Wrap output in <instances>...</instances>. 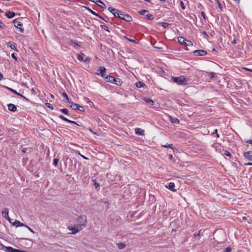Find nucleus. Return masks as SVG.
<instances>
[{
    "instance_id": "nucleus-13",
    "label": "nucleus",
    "mask_w": 252,
    "mask_h": 252,
    "mask_svg": "<svg viewBox=\"0 0 252 252\" xmlns=\"http://www.w3.org/2000/svg\"><path fill=\"white\" fill-rule=\"evenodd\" d=\"M99 72L96 73V74L97 75L100 76L102 77H104L105 75L104 74V73L106 71V68L104 67H99Z\"/></svg>"
},
{
    "instance_id": "nucleus-25",
    "label": "nucleus",
    "mask_w": 252,
    "mask_h": 252,
    "mask_svg": "<svg viewBox=\"0 0 252 252\" xmlns=\"http://www.w3.org/2000/svg\"><path fill=\"white\" fill-rule=\"evenodd\" d=\"M178 41L179 43L185 45L186 39L182 36H179L178 38Z\"/></svg>"
},
{
    "instance_id": "nucleus-52",
    "label": "nucleus",
    "mask_w": 252,
    "mask_h": 252,
    "mask_svg": "<svg viewBox=\"0 0 252 252\" xmlns=\"http://www.w3.org/2000/svg\"><path fill=\"white\" fill-rule=\"evenodd\" d=\"M7 89H9V90H10L11 92H12L13 93H14L15 94H16V90H13L12 89H10L9 88H8V87H6Z\"/></svg>"
},
{
    "instance_id": "nucleus-37",
    "label": "nucleus",
    "mask_w": 252,
    "mask_h": 252,
    "mask_svg": "<svg viewBox=\"0 0 252 252\" xmlns=\"http://www.w3.org/2000/svg\"><path fill=\"white\" fill-rule=\"evenodd\" d=\"M160 24L161 26L164 28H167L169 25L168 23L165 22H162Z\"/></svg>"
},
{
    "instance_id": "nucleus-43",
    "label": "nucleus",
    "mask_w": 252,
    "mask_h": 252,
    "mask_svg": "<svg viewBox=\"0 0 252 252\" xmlns=\"http://www.w3.org/2000/svg\"><path fill=\"white\" fill-rule=\"evenodd\" d=\"M62 95L63 97H64L66 100H68L69 98H68V95H67V94L65 93V92H63L62 93Z\"/></svg>"
},
{
    "instance_id": "nucleus-5",
    "label": "nucleus",
    "mask_w": 252,
    "mask_h": 252,
    "mask_svg": "<svg viewBox=\"0 0 252 252\" xmlns=\"http://www.w3.org/2000/svg\"><path fill=\"white\" fill-rule=\"evenodd\" d=\"M120 17H119V18L121 19H122V20H124L126 21H127V22H130L132 21V17L127 14H126L125 13L123 12H121V13H120Z\"/></svg>"
},
{
    "instance_id": "nucleus-31",
    "label": "nucleus",
    "mask_w": 252,
    "mask_h": 252,
    "mask_svg": "<svg viewBox=\"0 0 252 252\" xmlns=\"http://www.w3.org/2000/svg\"><path fill=\"white\" fill-rule=\"evenodd\" d=\"M185 45L186 46H192L193 44L190 41L186 40Z\"/></svg>"
},
{
    "instance_id": "nucleus-19",
    "label": "nucleus",
    "mask_w": 252,
    "mask_h": 252,
    "mask_svg": "<svg viewBox=\"0 0 252 252\" xmlns=\"http://www.w3.org/2000/svg\"><path fill=\"white\" fill-rule=\"evenodd\" d=\"M5 16L8 18H11L15 16V13L14 12L9 11L5 13Z\"/></svg>"
},
{
    "instance_id": "nucleus-6",
    "label": "nucleus",
    "mask_w": 252,
    "mask_h": 252,
    "mask_svg": "<svg viewBox=\"0 0 252 252\" xmlns=\"http://www.w3.org/2000/svg\"><path fill=\"white\" fill-rule=\"evenodd\" d=\"M2 215L4 218L8 220L13 225H16V220H15L14 222H11V220L8 216V210L7 208H5L3 210Z\"/></svg>"
},
{
    "instance_id": "nucleus-18",
    "label": "nucleus",
    "mask_w": 252,
    "mask_h": 252,
    "mask_svg": "<svg viewBox=\"0 0 252 252\" xmlns=\"http://www.w3.org/2000/svg\"><path fill=\"white\" fill-rule=\"evenodd\" d=\"M69 44L70 45H72L74 48L77 49L79 47H80L79 44L76 42L75 41L71 40L70 41Z\"/></svg>"
},
{
    "instance_id": "nucleus-7",
    "label": "nucleus",
    "mask_w": 252,
    "mask_h": 252,
    "mask_svg": "<svg viewBox=\"0 0 252 252\" xmlns=\"http://www.w3.org/2000/svg\"><path fill=\"white\" fill-rule=\"evenodd\" d=\"M193 54L195 56H204L207 54V52L204 50H197L193 51Z\"/></svg>"
},
{
    "instance_id": "nucleus-23",
    "label": "nucleus",
    "mask_w": 252,
    "mask_h": 252,
    "mask_svg": "<svg viewBox=\"0 0 252 252\" xmlns=\"http://www.w3.org/2000/svg\"><path fill=\"white\" fill-rule=\"evenodd\" d=\"M113 84H114L117 86H121L122 84V80L119 78H115L114 82L112 83Z\"/></svg>"
},
{
    "instance_id": "nucleus-36",
    "label": "nucleus",
    "mask_w": 252,
    "mask_h": 252,
    "mask_svg": "<svg viewBox=\"0 0 252 252\" xmlns=\"http://www.w3.org/2000/svg\"><path fill=\"white\" fill-rule=\"evenodd\" d=\"M126 39L127 40H128L130 42H133V43H137L138 42V41H136L135 39H130V38H129L126 37Z\"/></svg>"
},
{
    "instance_id": "nucleus-42",
    "label": "nucleus",
    "mask_w": 252,
    "mask_h": 252,
    "mask_svg": "<svg viewBox=\"0 0 252 252\" xmlns=\"http://www.w3.org/2000/svg\"><path fill=\"white\" fill-rule=\"evenodd\" d=\"M22 152L23 153H26L30 152V150L29 149L24 148L22 149Z\"/></svg>"
},
{
    "instance_id": "nucleus-16",
    "label": "nucleus",
    "mask_w": 252,
    "mask_h": 252,
    "mask_svg": "<svg viewBox=\"0 0 252 252\" xmlns=\"http://www.w3.org/2000/svg\"><path fill=\"white\" fill-rule=\"evenodd\" d=\"M87 9L89 10V11H90V12L91 13H92V14L99 17L100 19H101L103 20H104L105 22H107V20H106L105 19H104L102 16H101L100 15H99L98 13H96L93 10H92V9H91L90 8H88Z\"/></svg>"
},
{
    "instance_id": "nucleus-38",
    "label": "nucleus",
    "mask_w": 252,
    "mask_h": 252,
    "mask_svg": "<svg viewBox=\"0 0 252 252\" xmlns=\"http://www.w3.org/2000/svg\"><path fill=\"white\" fill-rule=\"evenodd\" d=\"M148 12V11H147V10H141V11H139L138 12V13H139L140 15H144V14H145L146 12Z\"/></svg>"
},
{
    "instance_id": "nucleus-15",
    "label": "nucleus",
    "mask_w": 252,
    "mask_h": 252,
    "mask_svg": "<svg viewBox=\"0 0 252 252\" xmlns=\"http://www.w3.org/2000/svg\"><path fill=\"white\" fill-rule=\"evenodd\" d=\"M135 132L138 135L143 136L144 135V130L140 128H136L135 129Z\"/></svg>"
},
{
    "instance_id": "nucleus-24",
    "label": "nucleus",
    "mask_w": 252,
    "mask_h": 252,
    "mask_svg": "<svg viewBox=\"0 0 252 252\" xmlns=\"http://www.w3.org/2000/svg\"><path fill=\"white\" fill-rule=\"evenodd\" d=\"M7 45L10 48H11L14 50H16V45H15V43H14L13 42H11V41L8 42L7 43Z\"/></svg>"
},
{
    "instance_id": "nucleus-54",
    "label": "nucleus",
    "mask_w": 252,
    "mask_h": 252,
    "mask_svg": "<svg viewBox=\"0 0 252 252\" xmlns=\"http://www.w3.org/2000/svg\"><path fill=\"white\" fill-rule=\"evenodd\" d=\"M246 142L247 143H249L250 144H252V140H248L246 141Z\"/></svg>"
},
{
    "instance_id": "nucleus-21",
    "label": "nucleus",
    "mask_w": 252,
    "mask_h": 252,
    "mask_svg": "<svg viewBox=\"0 0 252 252\" xmlns=\"http://www.w3.org/2000/svg\"><path fill=\"white\" fill-rule=\"evenodd\" d=\"M4 250L6 252H16V249L10 247H4Z\"/></svg>"
},
{
    "instance_id": "nucleus-45",
    "label": "nucleus",
    "mask_w": 252,
    "mask_h": 252,
    "mask_svg": "<svg viewBox=\"0 0 252 252\" xmlns=\"http://www.w3.org/2000/svg\"><path fill=\"white\" fill-rule=\"evenodd\" d=\"M202 34L204 35L205 38H207L208 37V34L206 32L203 31L202 32Z\"/></svg>"
},
{
    "instance_id": "nucleus-29",
    "label": "nucleus",
    "mask_w": 252,
    "mask_h": 252,
    "mask_svg": "<svg viewBox=\"0 0 252 252\" xmlns=\"http://www.w3.org/2000/svg\"><path fill=\"white\" fill-rule=\"evenodd\" d=\"M117 245L119 249H124L126 247V245L123 243H118Z\"/></svg>"
},
{
    "instance_id": "nucleus-53",
    "label": "nucleus",
    "mask_w": 252,
    "mask_h": 252,
    "mask_svg": "<svg viewBox=\"0 0 252 252\" xmlns=\"http://www.w3.org/2000/svg\"><path fill=\"white\" fill-rule=\"evenodd\" d=\"M245 165L246 166H252V162H248L245 163Z\"/></svg>"
},
{
    "instance_id": "nucleus-10",
    "label": "nucleus",
    "mask_w": 252,
    "mask_h": 252,
    "mask_svg": "<svg viewBox=\"0 0 252 252\" xmlns=\"http://www.w3.org/2000/svg\"><path fill=\"white\" fill-rule=\"evenodd\" d=\"M84 56H85V55L83 53L79 54L77 56V59L81 62H83L85 63L90 61V59L89 57H86V59L84 60Z\"/></svg>"
},
{
    "instance_id": "nucleus-30",
    "label": "nucleus",
    "mask_w": 252,
    "mask_h": 252,
    "mask_svg": "<svg viewBox=\"0 0 252 252\" xmlns=\"http://www.w3.org/2000/svg\"><path fill=\"white\" fill-rule=\"evenodd\" d=\"M145 101L147 103H148L150 104L151 105H153L155 104V102L154 101V100H153L152 99H151L150 98H146L145 99Z\"/></svg>"
},
{
    "instance_id": "nucleus-27",
    "label": "nucleus",
    "mask_w": 252,
    "mask_h": 252,
    "mask_svg": "<svg viewBox=\"0 0 252 252\" xmlns=\"http://www.w3.org/2000/svg\"><path fill=\"white\" fill-rule=\"evenodd\" d=\"M135 85L137 88H143L144 87L146 86L145 84L141 81L136 82Z\"/></svg>"
},
{
    "instance_id": "nucleus-62",
    "label": "nucleus",
    "mask_w": 252,
    "mask_h": 252,
    "mask_svg": "<svg viewBox=\"0 0 252 252\" xmlns=\"http://www.w3.org/2000/svg\"><path fill=\"white\" fill-rule=\"evenodd\" d=\"M13 23H14V26L16 27V25H15V23H16V19L14 20L13 21Z\"/></svg>"
},
{
    "instance_id": "nucleus-58",
    "label": "nucleus",
    "mask_w": 252,
    "mask_h": 252,
    "mask_svg": "<svg viewBox=\"0 0 252 252\" xmlns=\"http://www.w3.org/2000/svg\"><path fill=\"white\" fill-rule=\"evenodd\" d=\"M218 146H219V145H218L217 144H214V145H213V147L214 148H217V147H218Z\"/></svg>"
},
{
    "instance_id": "nucleus-59",
    "label": "nucleus",
    "mask_w": 252,
    "mask_h": 252,
    "mask_svg": "<svg viewBox=\"0 0 252 252\" xmlns=\"http://www.w3.org/2000/svg\"><path fill=\"white\" fill-rule=\"evenodd\" d=\"M232 44H236L237 43L236 40V39L233 40V41L232 42Z\"/></svg>"
},
{
    "instance_id": "nucleus-47",
    "label": "nucleus",
    "mask_w": 252,
    "mask_h": 252,
    "mask_svg": "<svg viewBox=\"0 0 252 252\" xmlns=\"http://www.w3.org/2000/svg\"><path fill=\"white\" fill-rule=\"evenodd\" d=\"M201 15L202 16V17H203L204 19V20H206L207 17L206 16V15H205V13L204 12H201Z\"/></svg>"
},
{
    "instance_id": "nucleus-57",
    "label": "nucleus",
    "mask_w": 252,
    "mask_h": 252,
    "mask_svg": "<svg viewBox=\"0 0 252 252\" xmlns=\"http://www.w3.org/2000/svg\"><path fill=\"white\" fill-rule=\"evenodd\" d=\"M245 69L247 70V71H250V72H252V69H249V68H245Z\"/></svg>"
},
{
    "instance_id": "nucleus-55",
    "label": "nucleus",
    "mask_w": 252,
    "mask_h": 252,
    "mask_svg": "<svg viewBox=\"0 0 252 252\" xmlns=\"http://www.w3.org/2000/svg\"><path fill=\"white\" fill-rule=\"evenodd\" d=\"M94 185L95 187L96 188H97L98 187H99V184L98 183H97V182H95L94 184Z\"/></svg>"
},
{
    "instance_id": "nucleus-4",
    "label": "nucleus",
    "mask_w": 252,
    "mask_h": 252,
    "mask_svg": "<svg viewBox=\"0 0 252 252\" xmlns=\"http://www.w3.org/2000/svg\"><path fill=\"white\" fill-rule=\"evenodd\" d=\"M22 20L23 21L21 22L17 20V29H18L21 32L23 33L24 31V21H27V18H24Z\"/></svg>"
},
{
    "instance_id": "nucleus-64",
    "label": "nucleus",
    "mask_w": 252,
    "mask_h": 252,
    "mask_svg": "<svg viewBox=\"0 0 252 252\" xmlns=\"http://www.w3.org/2000/svg\"><path fill=\"white\" fill-rule=\"evenodd\" d=\"M17 252H25L23 251H21V250H17Z\"/></svg>"
},
{
    "instance_id": "nucleus-2",
    "label": "nucleus",
    "mask_w": 252,
    "mask_h": 252,
    "mask_svg": "<svg viewBox=\"0 0 252 252\" xmlns=\"http://www.w3.org/2000/svg\"><path fill=\"white\" fill-rule=\"evenodd\" d=\"M171 79L174 82L179 85H186L188 84V80L183 76H181L179 77H172Z\"/></svg>"
},
{
    "instance_id": "nucleus-8",
    "label": "nucleus",
    "mask_w": 252,
    "mask_h": 252,
    "mask_svg": "<svg viewBox=\"0 0 252 252\" xmlns=\"http://www.w3.org/2000/svg\"><path fill=\"white\" fill-rule=\"evenodd\" d=\"M68 229L71 231L72 234H75L82 230L81 228L78 227L75 224L73 226H68Z\"/></svg>"
},
{
    "instance_id": "nucleus-34",
    "label": "nucleus",
    "mask_w": 252,
    "mask_h": 252,
    "mask_svg": "<svg viewBox=\"0 0 252 252\" xmlns=\"http://www.w3.org/2000/svg\"><path fill=\"white\" fill-rule=\"evenodd\" d=\"M146 17L148 19V20H153L154 19V16L152 14H148L146 15Z\"/></svg>"
},
{
    "instance_id": "nucleus-49",
    "label": "nucleus",
    "mask_w": 252,
    "mask_h": 252,
    "mask_svg": "<svg viewBox=\"0 0 252 252\" xmlns=\"http://www.w3.org/2000/svg\"><path fill=\"white\" fill-rule=\"evenodd\" d=\"M68 123H70V124H76V125H77L79 126V125H78V124H77L76 123V122H75V121H71V120H69Z\"/></svg>"
},
{
    "instance_id": "nucleus-28",
    "label": "nucleus",
    "mask_w": 252,
    "mask_h": 252,
    "mask_svg": "<svg viewBox=\"0 0 252 252\" xmlns=\"http://www.w3.org/2000/svg\"><path fill=\"white\" fill-rule=\"evenodd\" d=\"M161 146L164 148H170L173 151L174 150H176V149L173 147L172 144H166V145H161Z\"/></svg>"
},
{
    "instance_id": "nucleus-41",
    "label": "nucleus",
    "mask_w": 252,
    "mask_h": 252,
    "mask_svg": "<svg viewBox=\"0 0 252 252\" xmlns=\"http://www.w3.org/2000/svg\"><path fill=\"white\" fill-rule=\"evenodd\" d=\"M224 155L229 157H231V154L227 151H224Z\"/></svg>"
},
{
    "instance_id": "nucleus-9",
    "label": "nucleus",
    "mask_w": 252,
    "mask_h": 252,
    "mask_svg": "<svg viewBox=\"0 0 252 252\" xmlns=\"http://www.w3.org/2000/svg\"><path fill=\"white\" fill-rule=\"evenodd\" d=\"M108 10L111 12L113 15H114L116 17H120V13H121V11H119L118 10L113 8L111 7H109L108 8Z\"/></svg>"
},
{
    "instance_id": "nucleus-35",
    "label": "nucleus",
    "mask_w": 252,
    "mask_h": 252,
    "mask_svg": "<svg viewBox=\"0 0 252 252\" xmlns=\"http://www.w3.org/2000/svg\"><path fill=\"white\" fill-rule=\"evenodd\" d=\"M101 27L102 29H103L104 30L107 31V32H109V29H108V28L107 27V26L105 25H101Z\"/></svg>"
},
{
    "instance_id": "nucleus-20",
    "label": "nucleus",
    "mask_w": 252,
    "mask_h": 252,
    "mask_svg": "<svg viewBox=\"0 0 252 252\" xmlns=\"http://www.w3.org/2000/svg\"><path fill=\"white\" fill-rule=\"evenodd\" d=\"M169 119H170V121H171V122L172 123L177 124H179L180 123L179 120H178V118H177L176 117H173L170 116Z\"/></svg>"
},
{
    "instance_id": "nucleus-1",
    "label": "nucleus",
    "mask_w": 252,
    "mask_h": 252,
    "mask_svg": "<svg viewBox=\"0 0 252 252\" xmlns=\"http://www.w3.org/2000/svg\"><path fill=\"white\" fill-rule=\"evenodd\" d=\"M87 221V218L85 215L80 216L75 220V224L82 229L86 226Z\"/></svg>"
},
{
    "instance_id": "nucleus-32",
    "label": "nucleus",
    "mask_w": 252,
    "mask_h": 252,
    "mask_svg": "<svg viewBox=\"0 0 252 252\" xmlns=\"http://www.w3.org/2000/svg\"><path fill=\"white\" fill-rule=\"evenodd\" d=\"M59 118L62 119V120L65 121L67 123H68L69 120L66 118L65 117H64L63 115H61L59 116Z\"/></svg>"
},
{
    "instance_id": "nucleus-60",
    "label": "nucleus",
    "mask_w": 252,
    "mask_h": 252,
    "mask_svg": "<svg viewBox=\"0 0 252 252\" xmlns=\"http://www.w3.org/2000/svg\"><path fill=\"white\" fill-rule=\"evenodd\" d=\"M2 78H3V75H2V73H1L0 72V80H1Z\"/></svg>"
},
{
    "instance_id": "nucleus-50",
    "label": "nucleus",
    "mask_w": 252,
    "mask_h": 252,
    "mask_svg": "<svg viewBox=\"0 0 252 252\" xmlns=\"http://www.w3.org/2000/svg\"><path fill=\"white\" fill-rule=\"evenodd\" d=\"M181 6L182 9H185V7L184 6V4L183 1H181Z\"/></svg>"
},
{
    "instance_id": "nucleus-48",
    "label": "nucleus",
    "mask_w": 252,
    "mask_h": 252,
    "mask_svg": "<svg viewBox=\"0 0 252 252\" xmlns=\"http://www.w3.org/2000/svg\"><path fill=\"white\" fill-rule=\"evenodd\" d=\"M231 248H230V247H227L225 250V252H231Z\"/></svg>"
},
{
    "instance_id": "nucleus-17",
    "label": "nucleus",
    "mask_w": 252,
    "mask_h": 252,
    "mask_svg": "<svg viewBox=\"0 0 252 252\" xmlns=\"http://www.w3.org/2000/svg\"><path fill=\"white\" fill-rule=\"evenodd\" d=\"M105 77V80L109 83H112L115 80V78L112 76L107 75Z\"/></svg>"
},
{
    "instance_id": "nucleus-3",
    "label": "nucleus",
    "mask_w": 252,
    "mask_h": 252,
    "mask_svg": "<svg viewBox=\"0 0 252 252\" xmlns=\"http://www.w3.org/2000/svg\"><path fill=\"white\" fill-rule=\"evenodd\" d=\"M68 105L69 107L73 109V110H78L81 112L84 111V108L83 106L79 105L77 103H75L73 102L68 101Z\"/></svg>"
},
{
    "instance_id": "nucleus-56",
    "label": "nucleus",
    "mask_w": 252,
    "mask_h": 252,
    "mask_svg": "<svg viewBox=\"0 0 252 252\" xmlns=\"http://www.w3.org/2000/svg\"><path fill=\"white\" fill-rule=\"evenodd\" d=\"M11 56L13 59L16 60V55L15 54V53H12Z\"/></svg>"
},
{
    "instance_id": "nucleus-39",
    "label": "nucleus",
    "mask_w": 252,
    "mask_h": 252,
    "mask_svg": "<svg viewBox=\"0 0 252 252\" xmlns=\"http://www.w3.org/2000/svg\"><path fill=\"white\" fill-rule=\"evenodd\" d=\"M58 162H59V159L58 158H55L53 160V164L56 166L58 164Z\"/></svg>"
},
{
    "instance_id": "nucleus-40",
    "label": "nucleus",
    "mask_w": 252,
    "mask_h": 252,
    "mask_svg": "<svg viewBox=\"0 0 252 252\" xmlns=\"http://www.w3.org/2000/svg\"><path fill=\"white\" fill-rule=\"evenodd\" d=\"M17 95H19V96H20L21 97H23L25 99V101H27V102H29V100L28 98L25 97L22 94H20L18 93V92H17Z\"/></svg>"
},
{
    "instance_id": "nucleus-12",
    "label": "nucleus",
    "mask_w": 252,
    "mask_h": 252,
    "mask_svg": "<svg viewBox=\"0 0 252 252\" xmlns=\"http://www.w3.org/2000/svg\"><path fill=\"white\" fill-rule=\"evenodd\" d=\"M91 1L94 2L97 4L101 8H105V4L100 0H89Z\"/></svg>"
},
{
    "instance_id": "nucleus-33",
    "label": "nucleus",
    "mask_w": 252,
    "mask_h": 252,
    "mask_svg": "<svg viewBox=\"0 0 252 252\" xmlns=\"http://www.w3.org/2000/svg\"><path fill=\"white\" fill-rule=\"evenodd\" d=\"M60 111L65 115H67L68 114V110L66 108L62 109Z\"/></svg>"
},
{
    "instance_id": "nucleus-46",
    "label": "nucleus",
    "mask_w": 252,
    "mask_h": 252,
    "mask_svg": "<svg viewBox=\"0 0 252 252\" xmlns=\"http://www.w3.org/2000/svg\"><path fill=\"white\" fill-rule=\"evenodd\" d=\"M46 105L51 109L53 110L54 109L53 106L50 103H46Z\"/></svg>"
},
{
    "instance_id": "nucleus-51",
    "label": "nucleus",
    "mask_w": 252,
    "mask_h": 252,
    "mask_svg": "<svg viewBox=\"0 0 252 252\" xmlns=\"http://www.w3.org/2000/svg\"><path fill=\"white\" fill-rule=\"evenodd\" d=\"M4 26V24L1 21H0V29H2Z\"/></svg>"
},
{
    "instance_id": "nucleus-44",
    "label": "nucleus",
    "mask_w": 252,
    "mask_h": 252,
    "mask_svg": "<svg viewBox=\"0 0 252 252\" xmlns=\"http://www.w3.org/2000/svg\"><path fill=\"white\" fill-rule=\"evenodd\" d=\"M209 75H210V78H215L216 76V73L212 72H209Z\"/></svg>"
},
{
    "instance_id": "nucleus-63",
    "label": "nucleus",
    "mask_w": 252,
    "mask_h": 252,
    "mask_svg": "<svg viewBox=\"0 0 252 252\" xmlns=\"http://www.w3.org/2000/svg\"><path fill=\"white\" fill-rule=\"evenodd\" d=\"M169 157L170 159H172L173 158V156L172 155H169Z\"/></svg>"
},
{
    "instance_id": "nucleus-14",
    "label": "nucleus",
    "mask_w": 252,
    "mask_h": 252,
    "mask_svg": "<svg viewBox=\"0 0 252 252\" xmlns=\"http://www.w3.org/2000/svg\"><path fill=\"white\" fill-rule=\"evenodd\" d=\"M166 187L168 189H169L173 192L176 191V190L174 189L175 184L173 182H170V183H168V185L166 186Z\"/></svg>"
},
{
    "instance_id": "nucleus-26",
    "label": "nucleus",
    "mask_w": 252,
    "mask_h": 252,
    "mask_svg": "<svg viewBox=\"0 0 252 252\" xmlns=\"http://www.w3.org/2000/svg\"><path fill=\"white\" fill-rule=\"evenodd\" d=\"M25 226L26 227H27L29 230H30L31 232H33V231H32V230L29 227H28V226L24 224L23 223H21L19 221L17 220V227H18V226Z\"/></svg>"
},
{
    "instance_id": "nucleus-61",
    "label": "nucleus",
    "mask_w": 252,
    "mask_h": 252,
    "mask_svg": "<svg viewBox=\"0 0 252 252\" xmlns=\"http://www.w3.org/2000/svg\"><path fill=\"white\" fill-rule=\"evenodd\" d=\"M217 129H216L214 130V132H213V134H217Z\"/></svg>"
},
{
    "instance_id": "nucleus-22",
    "label": "nucleus",
    "mask_w": 252,
    "mask_h": 252,
    "mask_svg": "<svg viewBox=\"0 0 252 252\" xmlns=\"http://www.w3.org/2000/svg\"><path fill=\"white\" fill-rule=\"evenodd\" d=\"M8 108L9 110L13 112L16 111V106L13 104H8Z\"/></svg>"
},
{
    "instance_id": "nucleus-11",
    "label": "nucleus",
    "mask_w": 252,
    "mask_h": 252,
    "mask_svg": "<svg viewBox=\"0 0 252 252\" xmlns=\"http://www.w3.org/2000/svg\"><path fill=\"white\" fill-rule=\"evenodd\" d=\"M246 159L252 161V151L246 152L243 154Z\"/></svg>"
}]
</instances>
